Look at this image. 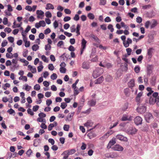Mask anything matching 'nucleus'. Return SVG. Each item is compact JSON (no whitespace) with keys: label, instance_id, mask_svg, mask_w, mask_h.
<instances>
[{"label":"nucleus","instance_id":"nucleus-53","mask_svg":"<svg viewBox=\"0 0 159 159\" xmlns=\"http://www.w3.org/2000/svg\"><path fill=\"white\" fill-rule=\"evenodd\" d=\"M97 74V72L95 70L94 71L93 73V76L94 78H96L98 76H99L100 75L99 74Z\"/></svg>","mask_w":159,"mask_h":159},{"label":"nucleus","instance_id":"nucleus-22","mask_svg":"<svg viewBox=\"0 0 159 159\" xmlns=\"http://www.w3.org/2000/svg\"><path fill=\"white\" fill-rule=\"evenodd\" d=\"M80 25L79 24H77L76 31V33L77 34V35H79L80 34Z\"/></svg>","mask_w":159,"mask_h":159},{"label":"nucleus","instance_id":"nucleus-37","mask_svg":"<svg viewBox=\"0 0 159 159\" xmlns=\"http://www.w3.org/2000/svg\"><path fill=\"white\" fill-rule=\"evenodd\" d=\"M67 106V104L66 102H62L61 104V107L62 109H64Z\"/></svg>","mask_w":159,"mask_h":159},{"label":"nucleus","instance_id":"nucleus-59","mask_svg":"<svg viewBox=\"0 0 159 159\" xmlns=\"http://www.w3.org/2000/svg\"><path fill=\"white\" fill-rule=\"evenodd\" d=\"M7 112L9 113L10 114H12L15 113V111L12 109L11 108L7 110Z\"/></svg>","mask_w":159,"mask_h":159},{"label":"nucleus","instance_id":"nucleus-14","mask_svg":"<svg viewBox=\"0 0 159 159\" xmlns=\"http://www.w3.org/2000/svg\"><path fill=\"white\" fill-rule=\"evenodd\" d=\"M76 152L75 149H71L70 150H67L65 151V152L64 153V154H65V153H68L69 155H71L74 153H75Z\"/></svg>","mask_w":159,"mask_h":159},{"label":"nucleus","instance_id":"nucleus-27","mask_svg":"<svg viewBox=\"0 0 159 159\" xmlns=\"http://www.w3.org/2000/svg\"><path fill=\"white\" fill-rule=\"evenodd\" d=\"M88 17L91 20H93L94 18V15L92 13H90L88 14Z\"/></svg>","mask_w":159,"mask_h":159},{"label":"nucleus","instance_id":"nucleus-20","mask_svg":"<svg viewBox=\"0 0 159 159\" xmlns=\"http://www.w3.org/2000/svg\"><path fill=\"white\" fill-rule=\"evenodd\" d=\"M40 142V139H35L34 140V143L33 144V145L35 147L37 146L39 143Z\"/></svg>","mask_w":159,"mask_h":159},{"label":"nucleus","instance_id":"nucleus-17","mask_svg":"<svg viewBox=\"0 0 159 159\" xmlns=\"http://www.w3.org/2000/svg\"><path fill=\"white\" fill-rule=\"evenodd\" d=\"M93 125V123L90 120H88L87 122L84 124V125L88 127H92Z\"/></svg>","mask_w":159,"mask_h":159},{"label":"nucleus","instance_id":"nucleus-1","mask_svg":"<svg viewBox=\"0 0 159 159\" xmlns=\"http://www.w3.org/2000/svg\"><path fill=\"white\" fill-rule=\"evenodd\" d=\"M138 130L134 127H129L127 130L126 132L129 134L133 135L136 133Z\"/></svg>","mask_w":159,"mask_h":159},{"label":"nucleus","instance_id":"nucleus-63","mask_svg":"<svg viewBox=\"0 0 159 159\" xmlns=\"http://www.w3.org/2000/svg\"><path fill=\"white\" fill-rule=\"evenodd\" d=\"M8 22V19L6 17H4L3 19V23L4 25L7 24Z\"/></svg>","mask_w":159,"mask_h":159},{"label":"nucleus","instance_id":"nucleus-12","mask_svg":"<svg viewBox=\"0 0 159 159\" xmlns=\"http://www.w3.org/2000/svg\"><path fill=\"white\" fill-rule=\"evenodd\" d=\"M36 14L37 15V17L38 18H40V16H44V13L42 10H38L36 11Z\"/></svg>","mask_w":159,"mask_h":159},{"label":"nucleus","instance_id":"nucleus-6","mask_svg":"<svg viewBox=\"0 0 159 159\" xmlns=\"http://www.w3.org/2000/svg\"><path fill=\"white\" fill-rule=\"evenodd\" d=\"M116 138L121 141L126 142L127 141V139L126 137H124L123 136L118 134L116 136Z\"/></svg>","mask_w":159,"mask_h":159},{"label":"nucleus","instance_id":"nucleus-11","mask_svg":"<svg viewBox=\"0 0 159 159\" xmlns=\"http://www.w3.org/2000/svg\"><path fill=\"white\" fill-rule=\"evenodd\" d=\"M157 25V21L155 20H152L151 23L150 28L152 29L156 27Z\"/></svg>","mask_w":159,"mask_h":159},{"label":"nucleus","instance_id":"nucleus-31","mask_svg":"<svg viewBox=\"0 0 159 159\" xmlns=\"http://www.w3.org/2000/svg\"><path fill=\"white\" fill-rule=\"evenodd\" d=\"M142 8L143 9H147L150 8L151 7V6L150 4L143 6Z\"/></svg>","mask_w":159,"mask_h":159},{"label":"nucleus","instance_id":"nucleus-58","mask_svg":"<svg viewBox=\"0 0 159 159\" xmlns=\"http://www.w3.org/2000/svg\"><path fill=\"white\" fill-rule=\"evenodd\" d=\"M86 147V144L84 143H82V145L81 146V149L82 150H84L85 149Z\"/></svg>","mask_w":159,"mask_h":159},{"label":"nucleus","instance_id":"nucleus-60","mask_svg":"<svg viewBox=\"0 0 159 159\" xmlns=\"http://www.w3.org/2000/svg\"><path fill=\"white\" fill-rule=\"evenodd\" d=\"M143 56L142 55H140L138 57V58H137V61L139 62H140V63H141V61L143 60Z\"/></svg>","mask_w":159,"mask_h":159},{"label":"nucleus","instance_id":"nucleus-25","mask_svg":"<svg viewBox=\"0 0 159 159\" xmlns=\"http://www.w3.org/2000/svg\"><path fill=\"white\" fill-rule=\"evenodd\" d=\"M156 102V98L151 97L149 99V103L150 104H153Z\"/></svg>","mask_w":159,"mask_h":159},{"label":"nucleus","instance_id":"nucleus-52","mask_svg":"<svg viewBox=\"0 0 159 159\" xmlns=\"http://www.w3.org/2000/svg\"><path fill=\"white\" fill-rule=\"evenodd\" d=\"M18 60L16 59H13L12 60V63L14 64L13 66L14 67H16V65L17 63Z\"/></svg>","mask_w":159,"mask_h":159},{"label":"nucleus","instance_id":"nucleus-13","mask_svg":"<svg viewBox=\"0 0 159 159\" xmlns=\"http://www.w3.org/2000/svg\"><path fill=\"white\" fill-rule=\"evenodd\" d=\"M152 48H150L148 50L147 54L148 56V58H151L152 56Z\"/></svg>","mask_w":159,"mask_h":159},{"label":"nucleus","instance_id":"nucleus-28","mask_svg":"<svg viewBox=\"0 0 159 159\" xmlns=\"http://www.w3.org/2000/svg\"><path fill=\"white\" fill-rule=\"evenodd\" d=\"M120 25L122 27H124L125 29L129 30V26L126 25H125L124 22H121L120 23Z\"/></svg>","mask_w":159,"mask_h":159},{"label":"nucleus","instance_id":"nucleus-30","mask_svg":"<svg viewBox=\"0 0 159 159\" xmlns=\"http://www.w3.org/2000/svg\"><path fill=\"white\" fill-rule=\"evenodd\" d=\"M70 128V126L69 125L65 124L63 126V129L66 131H68Z\"/></svg>","mask_w":159,"mask_h":159},{"label":"nucleus","instance_id":"nucleus-51","mask_svg":"<svg viewBox=\"0 0 159 159\" xmlns=\"http://www.w3.org/2000/svg\"><path fill=\"white\" fill-rule=\"evenodd\" d=\"M127 57V55H125L123 56L122 59L125 61L126 63H128V60L126 58Z\"/></svg>","mask_w":159,"mask_h":159},{"label":"nucleus","instance_id":"nucleus-3","mask_svg":"<svg viewBox=\"0 0 159 159\" xmlns=\"http://www.w3.org/2000/svg\"><path fill=\"white\" fill-rule=\"evenodd\" d=\"M112 148L114 151H122L124 149L119 144L115 145L112 147Z\"/></svg>","mask_w":159,"mask_h":159},{"label":"nucleus","instance_id":"nucleus-45","mask_svg":"<svg viewBox=\"0 0 159 159\" xmlns=\"http://www.w3.org/2000/svg\"><path fill=\"white\" fill-rule=\"evenodd\" d=\"M40 27H44L46 25V23L44 20H41L39 22Z\"/></svg>","mask_w":159,"mask_h":159},{"label":"nucleus","instance_id":"nucleus-35","mask_svg":"<svg viewBox=\"0 0 159 159\" xmlns=\"http://www.w3.org/2000/svg\"><path fill=\"white\" fill-rule=\"evenodd\" d=\"M60 71L61 73H64L66 72V69L64 67H61L60 69Z\"/></svg>","mask_w":159,"mask_h":159},{"label":"nucleus","instance_id":"nucleus-19","mask_svg":"<svg viewBox=\"0 0 159 159\" xmlns=\"http://www.w3.org/2000/svg\"><path fill=\"white\" fill-rule=\"evenodd\" d=\"M31 88V86H29L28 84H25L23 86V89H24L26 91H29L30 90Z\"/></svg>","mask_w":159,"mask_h":159},{"label":"nucleus","instance_id":"nucleus-5","mask_svg":"<svg viewBox=\"0 0 159 159\" xmlns=\"http://www.w3.org/2000/svg\"><path fill=\"white\" fill-rule=\"evenodd\" d=\"M133 117L131 116L124 115L121 119V120L122 121H125L126 120L130 121L132 120Z\"/></svg>","mask_w":159,"mask_h":159},{"label":"nucleus","instance_id":"nucleus-39","mask_svg":"<svg viewBox=\"0 0 159 159\" xmlns=\"http://www.w3.org/2000/svg\"><path fill=\"white\" fill-rule=\"evenodd\" d=\"M45 16L47 18H50L52 17V14L49 11H47L46 12Z\"/></svg>","mask_w":159,"mask_h":159},{"label":"nucleus","instance_id":"nucleus-46","mask_svg":"<svg viewBox=\"0 0 159 159\" xmlns=\"http://www.w3.org/2000/svg\"><path fill=\"white\" fill-rule=\"evenodd\" d=\"M100 1L99 4L100 5H104L106 4V0H100Z\"/></svg>","mask_w":159,"mask_h":159},{"label":"nucleus","instance_id":"nucleus-54","mask_svg":"<svg viewBox=\"0 0 159 159\" xmlns=\"http://www.w3.org/2000/svg\"><path fill=\"white\" fill-rule=\"evenodd\" d=\"M32 153V151L31 149H29L26 152V154L28 156V157H30V155H31V153Z\"/></svg>","mask_w":159,"mask_h":159},{"label":"nucleus","instance_id":"nucleus-41","mask_svg":"<svg viewBox=\"0 0 159 159\" xmlns=\"http://www.w3.org/2000/svg\"><path fill=\"white\" fill-rule=\"evenodd\" d=\"M151 24V22L149 21H147L145 24V27L147 28H148L149 25Z\"/></svg>","mask_w":159,"mask_h":159},{"label":"nucleus","instance_id":"nucleus-7","mask_svg":"<svg viewBox=\"0 0 159 159\" xmlns=\"http://www.w3.org/2000/svg\"><path fill=\"white\" fill-rule=\"evenodd\" d=\"M128 85L129 88L132 89V88L135 85L134 80V79H131V80L128 82Z\"/></svg>","mask_w":159,"mask_h":159},{"label":"nucleus","instance_id":"nucleus-38","mask_svg":"<svg viewBox=\"0 0 159 159\" xmlns=\"http://www.w3.org/2000/svg\"><path fill=\"white\" fill-rule=\"evenodd\" d=\"M140 70V68L139 66H136L134 69L135 72L137 73H138L139 72Z\"/></svg>","mask_w":159,"mask_h":159},{"label":"nucleus","instance_id":"nucleus-9","mask_svg":"<svg viewBox=\"0 0 159 159\" xmlns=\"http://www.w3.org/2000/svg\"><path fill=\"white\" fill-rule=\"evenodd\" d=\"M153 66L152 65H148L147 66V71L148 74H150L152 71Z\"/></svg>","mask_w":159,"mask_h":159},{"label":"nucleus","instance_id":"nucleus-62","mask_svg":"<svg viewBox=\"0 0 159 159\" xmlns=\"http://www.w3.org/2000/svg\"><path fill=\"white\" fill-rule=\"evenodd\" d=\"M80 17L78 15L76 14L74 17V20L75 21H78L79 20Z\"/></svg>","mask_w":159,"mask_h":159},{"label":"nucleus","instance_id":"nucleus-18","mask_svg":"<svg viewBox=\"0 0 159 159\" xmlns=\"http://www.w3.org/2000/svg\"><path fill=\"white\" fill-rule=\"evenodd\" d=\"M45 9L46 10L53 9L54 7L53 6L52 4L49 3L47 4Z\"/></svg>","mask_w":159,"mask_h":159},{"label":"nucleus","instance_id":"nucleus-56","mask_svg":"<svg viewBox=\"0 0 159 159\" xmlns=\"http://www.w3.org/2000/svg\"><path fill=\"white\" fill-rule=\"evenodd\" d=\"M39 117L42 118L45 117L46 116V115L44 113L41 112L39 114Z\"/></svg>","mask_w":159,"mask_h":159},{"label":"nucleus","instance_id":"nucleus-21","mask_svg":"<svg viewBox=\"0 0 159 159\" xmlns=\"http://www.w3.org/2000/svg\"><path fill=\"white\" fill-rule=\"evenodd\" d=\"M73 115V114L72 113H69L68 116L66 118V121H70L72 119V117Z\"/></svg>","mask_w":159,"mask_h":159},{"label":"nucleus","instance_id":"nucleus-29","mask_svg":"<svg viewBox=\"0 0 159 159\" xmlns=\"http://www.w3.org/2000/svg\"><path fill=\"white\" fill-rule=\"evenodd\" d=\"M10 86V84L9 83H7L2 87V88L4 90H6L7 88H9Z\"/></svg>","mask_w":159,"mask_h":159},{"label":"nucleus","instance_id":"nucleus-42","mask_svg":"<svg viewBox=\"0 0 159 159\" xmlns=\"http://www.w3.org/2000/svg\"><path fill=\"white\" fill-rule=\"evenodd\" d=\"M40 88V86L39 84H36L34 87V89L37 91L39 90Z\"/></svg>","mask_w":159,"mask_h":159},{"label":"nucleus","instance_id":"nucleus-24","mask_svg":"<svg viewBox=\"0 0 159 159\" xmlns=\"http://www.w3.org/2000/svg\"><path fill=\"white\" fill-rule=\"evenodd\" d=\"M82 67L83 69H88L89 68V65L86 62H84L82 65Z\"/></svg>","mask_w":159,"mask_h":159},{"label":"nucleus","instance_id":"nucleus-61","mask_svg":"<svg viewBox=\"0 0 159 159\" xmlns=\"http://www.w3.org/2000/svg\"><path fill=\"white\" fill-rule=\"evenodd\" d=\"M8 41L11 43H12L14 41V38L13 37L10 36L8 38Z\"/></svg>","mask_w":159,"mask_h":159},{"label":"nucleus","instance_id":"nucleus-36","mask_svg":"<svg viewBox=\"0 0 159 159\" xmlns=\"http://www.w3.org/2000/svg\"><path fill=\"white\" fill-rule=\"evenodd\" d=\"M65 152V151L63 152L61 154V155H64V157L63 158V159H67L68 158V156H69V155L68 153H65V154H64V153Z\"/></svg>","mask_w":159,"mask_h":159},{"label":"nucleus","instance_id":"nucleus-50","mask_svg":"<svg viewBox=\"0 0 159 159\" xmlns=\"http://www.w3.org/2000/svg\"><path fill=\"white\" fill-rule=\"evenodd\" d=\"M126 51L128 55H130L132 52V49L131 48H127L126 49Z\"/></svg>","mask_w":159,"mask_h":159},{"label":"nucleus","instance_id":"nucleus-64","mask_svg":"<svg viewBox=\"0 0 159 159\" xmlns=\"http://www.w3.org/2000/svg\"><path fill=\"white\" fill-rule=\"evenodd\" d=\"M70 19L71 18L70 17L66 16L64 18L63 20L65 22H66L69 20H70Z\"/></svg>","mask_w":159,"mask_h":159},{"label":"nucleus","instance_id":"nucleus-49","mask_svg":"<svg viewBox=\"0 0 159 159\" xmlns=\"http://www.w3.org/2000/svg\"><path fill=\"white\" fill-rule=\"evenodd\" d=\"M48 67L49 70H53L54 69V67L52 64H50L48 65Z\"/></svg>","mask_w":159,"mask_h":159},{"label":"nucleus","instance_id":"nucleus-47","mask_svg":"<svg viewBox=\"0 0 159 159\" xmlns=\"http://www.w3.org/2000/svg\"><path fill=\"white\" fill-rule=\"evenodd\" d=\"M136 21L137 22L139 23H141L142 21V19L141 17L138 16L136 18Z\"/></svg>","mask_w":159,"mask_h":159},{"label":"nucleus","instance_id":"nucleus-15","mask_svg":"<svg viewBox=\"0 0 159 159\" xmlns=\"http://www.w3.org/2000/svg\"><path fill=\"white\" fill-rule=\"evenodd\" d=\"M96 103V101L95 100H90L88 102V104L90 106H94Z\"/></svg>","mask_w":159,"mask_h":159},{"label":"nucleus","instance_id":"nucleus-23","mask_svg":"<svg viewBox=\"0 0 159 159\" xmlns=\"http://www.w3.org/2000/svg\"><path fill=\"white\" fill-rule=\"evenodd\" d=\"M124 93L126 96H129L130 95V93L129 89V88H126L124 89Z\"/></svg>","mask_w":159,"mask_h":159},{"label":"nucleus","instance_id":"nucleus-57","mask_svg":"<svg viewBox=\"0 0 159 159\" xmlns=\"http://www.w3.org/2000/svg\"><path fill=\"white\" fill-rule=\"evenodd\" d=\"M4 30L5 32H7L8 33H10L11 32V29L10 28L6 27L5 29Z\"/></svg>","mask_w":159,"mask_h":159},{"label":"nucleus","instance_id":"nucleus-34","mask_svg":"<svg viewBox=\"0 0 159 159\" xmlns=\"http://www.w3.org/2000/svg\"><path fill=\"white\" fill-rule=\"evenodd\" d=\"M107 28L109 30H110V31L111 32H113L114 29L113 28V26L111 24H109L108 25Z\"/></svg>","mask_w":159,"mask_h":159},{"label":"nucleus","instance_id":"nucleus-32","mask_svg":"<svg viewBox=\"0 0 159 159\" xmlns=\"http://www.w3.org/2000/svg\"><path fill=\"white\" fill-rule=\"evenodd\" d=\"M51 45L49 44H46L45 46V49L46 50H51Z\"/></svg>","mask_w":159,"mask_h":159},{"label":"nucleus","instance_id":"nucleus-40","mask_svg":"<svg viewBox=\"0 0 159 159\" xmlns=\"http://www.w3.org/2000/svg\"><path fill=\"white\" fill-rule=\"evenodd\" d=\"M75 25H73L70 28V31L72 33L74 32L75 30Z\"/></svg>","mask_w":159,"mask_h":159},{"label":"nucleus","instance_id":"nucleus-43","mask_svg":"<svg viewBox=\"0 0 159 159\" xmlns=\"http://www.w3.org/2000/svg\"><path fill=\"white\" fill-rule=\"evenodd\" d=\"M123 44L124 45V46H125V48H127L129 46V43L127 40V41H124L123 42Z\"/></svg>","mask_w":159,"mask_h":159},{"label":"nucleus","instance_id":"nucleus-8","mask_svg":"<svg viewBox=\"0 0 159 159\" xmlns=\"http://www.w3.org/2000/svg\"><path fill=\"white\" fill-rule=\"evenodd\" d=\"M116 143L115 139L114 138H112L109 142L107 146V148H111V146L114 145Z\"/></svg>","mask_w":159,"mask_h":159},{"label":"nucleus","instance_id":"nucleus-10","mask_svg":"<svg viewBox=\"0 0 159 159\" xmlns=\"http://www.w3.org/2000/svg\"><path fill=\"white\" fill-rule=\"evenodd\" d=\"M104 80V78L102 76L99 77L95 81V84H100Z\"/></svg>","mask_w":159,"mask_h":159},{"label":"nucleus","instance_id":"nucleus-16","mask_svg":"<svg viewBox=\"0 0 159 159\" xmlns=\"http://www.w3.org/2000/svg\"><path fill=\"white\" fill-rule=\"evenodd\" d=\"M87 43V41L84 39H83L82 40V42L81 43V48H83V49H85Z\"/></svg>","mask_w":159,"mask_h":159},{"label":"nucleus","instance_id":"nucleus-2","mask_svg":"<svg viewBox=\"0 0 159 159\" xmlns=\"http://www.w3.org/2000/svg\"><path fill=\"white\" fill-rule=\"evenodd\" d=\"M136 110L140 114H142L146 112V108L145 106L141 105L138 107Z\"/></svg>","mask_w":159,"mask_h":159},{"label":"nucleus","instance_id":"nucleus-33","mask_svg":"<svg viewBox=\"0 0 159 159\" xmlns=\"http://www.w3.org/2000/svg\"><path fill=\"white\" fill-rule=\"evenodd\" d=\"M57 77V75L56 73H53L51 76V78L52 80L56 79Z\"/></svg>","mask_w":159,"mask_h":159},{"label":"nucleus","instance_id":"nucleus-44","mask_svg":"<svg viewBox=\"0 0 159 159\" xmlns=\"http://www.w3.org/2000/svg\"><path fill=\"white\" fill-rule=\"evenodd\" d=\"M25 10L31 11H32V8L30 6H27L25 7Z\"/></svg>","mask_w":159,"mask_h":159},{"label":"nucleus","instance_id":"nucleus-55","mask_svg":"<svg viewBox=\"0 0 159 159\" xmlns=\"http://www.w3.org/2000/svg\"><path fill=\"white\" fill-rule=\"evenodd\" d=\"M39 106L38 105H36L33 106V110L34 111H37L39 108Z\"/></svg>","mask_w":159,"mask_h":159},{"label":"nucleus","instance_id":"nucleus-4","mask_svg":"<svg viewBox=\"0 0 159 159\" xmlns=\"http://www.w3.org/2000/svg\"><path fill=\"white\" fill-rule=\"evenodd\" d=\"M134 122L136 125L141 124L142 123V119L139 116H138L135 117L134 119Z\"/></svg>","mask_w":159,"mask_h":159},{"label":"nucleus","instance_id":"nucleus-26","mask_svg":"<svg viewBox=\"0 0 159 159\" xmlns=\"http://www.w3.org/2000/svg\"><path fill=\"white\" fill-rule=\"evenodd\" d=\"M39 46L37 44H34L32 47V49L34 51H36L39 48Z\"/></svg>","mask_w":159,"mask_h":159},{"label":"nucleus","instance_id":"nucleus-48","mask_svg":"<svg viewBox=\"0 0 159 159\" xmlns=\"http://www.w3.org/2000/svg\"><path fill=\"white\" fill-rule=\"evenodd\" d=\"M27 111L29 114H30L31 116H33L34 115V112L32 111L31 109L29 108L27 110Z\"/></svg>","mask_w":159,"mask_h":159}]
</instances>
